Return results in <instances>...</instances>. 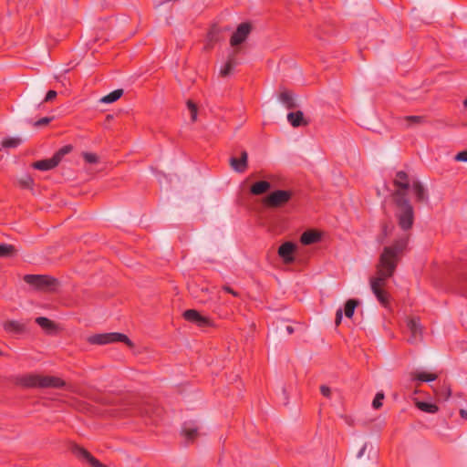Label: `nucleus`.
<instances>
[{
  "label": "nucleus",
  "mask_w": 467,
  "mask_h": 467,
  "mask_svg": "<svg viewBox=\"0 0 467 467\" xmlns=\"http://www.w3.org/2000/svg\"><path fill=\"white\" fill-rule=\"evenodd\" d=\"M223 290L233 295L235 297H238L240 294L237 291H234L233 288H231L229 285H223Z\"/></svg>",
  "instance_id": "ea45409f"
},
{
  "label": "nucleus",
  "mask_w": 467,
  "mask_h": 467,
  "mask_svg": "<svg viewBox=\"0 0 467 467\" xmlns=\"http://www.w3.org/2000/svg\"><path fill=\"white\" fill-rule=\"evenodd\" d=\"M460 415L463 420H467V410L464 409L460 410Z\"/></svg>",
  "instance_id": "37998d69"
},
{
  "label": "nucleus",
  "mask_w": 467,
  "mask_h": 467,
  "mask_svg": "<svg viewBox=\"0 0 467 467\" xmlns=\"http://www.w3.org/2000/svg\"><path fill=\"white\" fill-rule=\"evenodd\" d=\"M410 239V234L405 233L390 245L385 246L376 265L377 275L370 278L371 290L384 306L389 305V294L384 290V286L387 280L394 275L400 260L407 252Z\"/></svg>",
  "instance_id": "f257e3e1"
},
{
  "label": "nucleus",
  "mask_w": 467,
  "mask_h": 467,
  "mask_svg": "<svg viewBox=\"0 0 467 467\" xmlns=\"http://www.w3.org/2000/svg\"><path fill=\"white\" fill-rule=\"evenodd\" d=\"M436 395L439 400H447L451 395V386L443 382V384L440 387V389L436 391Z\"/></svg>",
  "instance_id": "a878e982"
},
{
  "label": "nucleus",
  "mask_w": 467,
  "mask_h": 467,
  "mask_svg": "<svg viewBox=\"0 0 467 467\" xmlns=\"http://www.w3.org/2000/svg\"><path fill=\"white\" fill-rule=\"evenodd\" d=\"M5 332L14 335H22L27 331V324L17 320H6L3 323Z\"/></svg>",
  "instance_id": "ddd939ff"
},
{
  "label": "nucleus",
  "mask_w": 467,
  "mask_h": 467,
  "mask_svg": "<svg viewBox=\"0 0 467 467\" xmlns=\"http://www.w3.org/2000/svg\"><path fill=\"white\" fill-rule=\"evenodd\" d=\"M415 379L420 381L429 382L437 379V375L433 373L420 372L416 374Z\"/></svg>",
  "instance_id": "c756f323"
},
{
  "label": "nucleus",
  "mask_w": 467,
  "mask_h": 467,
  "mask_svg": "<svg viewBox=\"0 0 467 467\" xmlns=\"http://www.w3.org/2000/svg\"><path fill=\"white\" fill-rule=\"evenodd\" d=\"M296 244L291 242H285L281 244L278 248V254L284 260L285 263L294 262V253L296 251Z\"/></svg>",
  "instance_id": "4468645a"
},
{
  "label": "nucleus",
  "mask_w": 467,
  "mask_h": 467,
  "mask_svg": "<svg viewBox=\"0 0 467 467\" xmlns=\"http://www.w3.org/2000/svg\"><path fill=\"white\" fill-rule=\"evenodd\" d=\"M248 154L245 150L241 152L240 158L232 157L230 159L231 167L237 172H244L248 167Z\"/></svg>",
  "instance_id": "2eb2a0df"
},
{
  "label": "nucleus",
  "mask_w": 467,
  "mask_h": 467,
  "mask_svg": "<svg viewBox=\"0 0 467 467\" xmlns=\"http://www.w3.org/2000/svg\"><path fill=\"white\" fill-rule=\"evenodd\" d=\"M412 190L417 202H428L429 195L427 189L423 186V184L420 182H413Z\"/></svg>",
  "instance_id": "dca6fc26"
},
{
  "label": "nucleus",
  "mask_w": 467,
  "mask_h": 467,
  "mask_svg": "<svg viewBox=\"0 0 467 467\" xmlns=\"http://www.w3.org/2000/svg\"><path fill=\"white\" fill-rule=\"evenodd\" d=\"M35 321L39 327H41L47 332L53 331L57 327L56 324L52 320L45 317H38L36 318Z\"/></svg>",
  "instance_id": "5701e85b"
},
{
  "label": "nucleus",
  "mask_w": 467,
  "mask_h": 467,
  "mask_svg": "<svg viewBox=\"0 0 467 467\" xmlns=\"http://www.w3.org/2000/svg\"><path fill=\"white\" fill-rule=\"evenodd\" d=\"M187 107L191 112V119L192 122H195L197 120V114H198V109L195 103H193L192 100L187 101Z\"/></svg>",
  "instance_id": "2f4dec72"
},
{
  "label": "nucleus",
  "mask_w": 467,
  "mask_h": 467,
  "mask_svg": "<svg viewBox=\"0 0 467 467\" xmlns=\"http://www.w3.org/2000/svg\"><path fill=\"white\" fill-rule=\"evenodd\" d=\"M5 356H7V355L0 349V357H5Z\"/></svg>",
  "instance_id": "49530a36"
},
{
  "label": "nucleus",
  "mask_w": 467,
  "mask_h": 467,
  "mask_svg": "<svg viewBox=\"0 0 467 467\" xmlns=\"http://www.w3.org/2000/svg\"><path fill=\"white\" fill-rule=\"evenodd\" d=\"M293 197V192L286 190H276L264 198L263 203L270 209L284 207Z\"/></svg>",
  "instance_id": "423d86ee"
},
{
  "label": "nucleus",
  "mask_w": 467,
  "mask_h": 467,
  "mask_svg": "<svg viewBox=\"0 0 467 467\" xmlns=\"http://www.w3.org/2000/svg\"><path fill=\"white\" fill-rule=\"evenodd\" d=\"M320 392L321 394L326 397V398H329L330 395H331V389L329 387L326 386V385H322L320 387Z\"/></svg>",
  "instance_id": "4c0bfd02"
},
{
  "label": "nucleus",
  "mask_w": 467,
  "mask_h": 467,
  "mask_svg": "<svg viewBox=\"0 0 467 467\" xmlns=\"http://www.w3.org/2000/svg\"><path fill=\"white\" fill-rule=\"evenodd\" d=\"M416 407L420 410L421 411L427 412V413H436L439 410V408L437 405L433 403H429L425 401H417Z\"/></svg>",
  "instance_id": "393cba45"
},
{
  "label": "nucleus",
  "mask_w": 467,
  "mask_h": 467,
  "mask_svg": "<svg viewBox=\"0 0 467 467\" xmlns=\"http://www.w3.org/2000/svg\"><path fill=\"white\" fill-rule=\"evenodd\" d=\"M252 31V25L249 22L241 23L230 38V45L237 47L244 43Z\"/></svg>",
  "instance_id": "9b49d317"
},
{
  "label": "nucleus",
  "mask_w": 467,
  "mask_h": 467,
  "mask_svg": "<svg viewBox=\"0 0 467 467\" xmlns=\"http://www.w3.org/2000/svg\"><path fill=\"white\" fill-rule=\"evenodd\" d=\"M57 91L55 90H49L47 91L45 99H44V102H49V101H52L53 99H55L57 98Z\"/></svg>",
  "instance_id": "e433bc0d"
},
{
  "label": "nucleus",
  "mask_w": 467,
  "mask_h": 467,
  "mask_svg": "<svg viewBox=\"0 0 467 467\" xmlns=\"http://www.w3.org/2000/svg\"><path fill=\"white\" fill-rule=\"evenodd\" d=\"M286 331L288 334H293L294 333V327H291V326H287L286 327Z\"/></svg>",
  "instance_id": "a18cd8bd"
},
{
  "label": "nucleus",
  "mask_w": 467,
  "mask_h": 467,
  "mask_svg": "<svg viewBox=\"0 0 467 467\" xmlns=\"http://www.w3.org/2000/svg\"><path fill=\"white\" fill-rule=\"evenodd\" d=\"M70 451L74 454V456H76L79 461L88 463L91 467H108L105 464L101 463L98 459H96L85 448L78 444H73L70 447Z\"/></svg>",
  "instance_id": "1a4fd4ad"
},
{
  "label": "nucleus",
  "mask_w": 467,
  "mask_h": 467,
  "mask_svg": "<svg viewBox=\"0 0 467 467\" xmlns=\"http://www.w3.org/2000/svg\"><path fill=\"white\" fill-rule=\"evenodd\" d=\"M71 150H72L71 145L63 146L53 155L52 158L35 161L32 164V167L34 169H36L39 171H49L51 169H54L55 167H57L59 164L62 158L66 154H68Z\"/></svg>",
  "instance_id": "0eeeda50"
},
{
  "label": "nucleus",
  "mask_w": 467,
  "mask_h": 467,
  "mask_svg": "<svg viewBox=\"0 0 467 467\" xmlns=\"http://www.w3.org/2000/svg\"><path fill=\"white\" fill-rule=\"evenodd\" d=\"M183 318L186 321L196 324L199 327H213V321L205 316H202L200 312L195 309L185 310L182 314Z\"/></svg>",
  "instance_id": "f8f14e48"
},
{
  "label": "nucleus",
  "mask_w": 467,
  "mask_h": 467,
  "mask_svg": "<svg viewBox=\"0 0 467 467\" xmlns=\"http://www.w3.org/2000/svg\"><path fill=\"white\" fill-rule=\"evenodd\" d=\"M279 100L288 109H292L296 107L292 92L289 90H283L279 94Z\"/></svg>",
  "instance_id": "412c9836"
},
{
  "label": "nucleus",
  "mask_w": 467,
  "mask_h": 467,
  "mask_svg": "<svg viewBox=\"0 0 467 467\" xmlns=\"http://www.w3.org/2000/svg\"><path fill=\"white\" fill-rule=\"evenodd\" d=\"M88 343L92 345H106L109 343L114 342H123L130 348L133 347V343L130 341V339L122 333L118 332H111V333H105V334H96L93 336H90L88 338Z\"/></svg>",
  "instance_id": "39448f33"
},
{
  "label": "nucleus",
  "mask_w": 467,
  "mask_h": 467,
  "mask_svg": "<svg viewBox=\"0 0 467 467\" xmlns=\"http://www.w3.org/2000/svg\"><path fill=\"white\" fill-rule=\"evenodd\" d=\"M455 160L459 161H467V150H463V151L459 152L455 156Z\"/></svg>",
  "instance_id": "58836bf2"
},
{
  "label": "nucleus",
  "mask_w": 467,
  "mask_h": 467,
  "mask_svg": "<svg viewBox=\"0 0 467 467\" xmlns=\"http://www.w3.org/2000/svg\"><path fill=\"white\" fill-rule=\"evenodd\" d=\"M320 234L313 230H308L301 234L300 242L305 245L313 244L320 240Z\"/></svg>",
  "instance_id": "aec40b11"
},
{
  "label": "nucleus",
  "mask_w": 467,
  "mask_h": 467,
  "mask_svg": "<svg viewBox=\"0 0 467 467\" xmlns=\"http://www.w3.org/2000/svg\"><path fill=\"white\" fill-rule=\"evenodd\" d=\"M358 304V302L355 299H349L346 302L344 313L347 317L350 318L353 317L355 308L357 307Z\"/></svg>",
  "instance_id": "cd10ccee"
},
{
  "label": "nucleus",
  "mask_w": 467,
  "mask_h": 467,
  "mask_svg": "<svg viewBox=\"0 0 467 467\" xmlns=\"http://www.w3.org/2000/svg\"><path fill=\"white\" fill-rule=\"evenodd\" d=\"M463 105L465 108H467V99L463 101Z\"/></svg>",
  "instance_id": "de8ad7c7"
},
{
  "label": "nucleus",
  "mask_w": 467,
  "mask_h": 467,
  "mask_svg": "<svg viewBox=\"0 0 467 467\" xmlns=\"http://www.w3.org/2000/svg\"><path fill=\"white\" fill-rule=\"evenodd\" d=\"M237 53L238 49H235L231 55H229L225 65L220 70L221 77L225 78L232 73L234 67L237 65V60L235 57Z\"/></svg>",
  "instance_id": "f3484780"
},
{
  "label": "nucleus",
  "mask_w": 467,
  "mask_h": 467,
  "mask_svg": "<svg viewBox=\"0 0 467 467\" xmlns=\"http://www.w3.org/2000/svg\"><path fill=\"white\" fill-rule=\"evenodd\" d=\"M182 434L187 441L192 442L199 435L198 427L194 423H185L182 427Z\"/></svg>",
  "instance_id": "6ab92c4d"
},
{
  "label": "nucleus",
  "mask_w": 467,
  "mask_h": 467,
  "mask_svg": "<svg viewBox=\"0 0 467 467\" xmlns=\"http://www.w3.org/2000/svg\"><path fill=\"white\" fill-rule=\"evenodd\" d=\"M406 324L410 337L408 338L410 344H416L422 339L423 327L419 317H407Z\"/></svg>",
  "instance_id": "9d476101"
},
{
  "label": "nucleus",
  "mask_w": 467,
  "mask_h": 467,
  "mask_svg": "<svg viewBox=\"0 0 467 467\" xmlns=\"http://www.w3.org/2000/svg\"><path fill=\"white\" fill-rule=\"evenodd\" d=\"M270 188H271L270 182H268L266 181H259L251 186L250 192L254 195H261V194L266 192Z\"/></svg>",
  "instance_id": "4be33fe9"
},
{
  "label": "nucleus",
  "mask_w": 467,
  "mask_h": 467,
  "mask_svg": "<svg viewBox=\"0 0 467 467\" xmlns=\"http://www.w3.org/2000/svg\"><path fill=\"white\" fill-rule=\"evenodd\" d=\"M12 382L18 387L24 389H67L71 392H76L73 386L67 385L61 378L55 376H43L40 374L27 373L17 375L12 378Z\"/></svg>",
  "instance_id": "f03ea898"
},
{
  "label": "nucleus",
  "mask_w": 467,
  "mask_h": 467,
  "mask_svg": "<svg viewBox=\"0 0 467 467\" xmlns=\"http://www.w3.org/2000/svg\"><path fill=\"white\" fill-rule=\"evenodd\" d=\"M384 399V394L382 392H379L376 394L372 406L375 410H379L382 406V400Z\"/></svg>",
  "instance_id": "f704fd0d"
},
{
  "label": "nucleus",
  "mask_w": 467,
  "mask_h": 467,
  "mask_svg": "<svg viewBox=\"0 0 467 467\" xmlns=\"http://www.w3.org/2000/svg\"><path fill=\"white\" fill-rule=\"evenodd\" d=\"M53 119V118H49V117H44L40 119H38L37 121H36L34 123V126L35 127H43V126H46L47 124H49L51 122V120Z\"/></svg>",
  "instance_id": "c9c22d12"
},
{
  "label": "nucleus",
  "mask_w": 467,
  "mask_h": 467,
  "mask_svg": "<svg viewBox=\"0 0 467 467\" xmlns=\"http://www.w3.org/2000/svg\"><path fill=\"white\" fill-rule=\"evenodd\" d=\"M382 234L384 237H387L389 235V225L387 223H384L382 225Z\"/></svg>",
  "instance_id": "79ce46f5"
},
{
  "label": "nucleus",
  "mask_w": 467,
  "mask_h": 467,
  "mask_svg": "<svg viewBox=\"0 0 467 467\" xmlns=\"http://www.w3.org/2000/svg\"><path fill=\"white\" fill-rule=\"evenodd\" d=\"M342 315H343L342 310L338 309L336 313V319H335L336 326H339V324L341 323Z\"/></svg>",
  "instance_id": "a19ab883"
},
{
  "label": "nucleus",
  "mask_w": 467,
  "mask_h": 467,
  "mask_svg": "<svg viewBox=\"0 0 467 467\" xmlns=\"http://www.w3.org/2000/svg\"><path fill=\"white\" fill-rule=\"evenodd\" d=\"M393 185L396 188L391 194L393 200L408 198L407 192L410 188V179L405 171H400L396 173Z\"/></svg>",
  "instance_id": "6e6552de"
},
{
  "label": "nucleus",
  "mask_w": 467,
  "mask_h": 467,
  "mask_svg": "<svg viewBox=\"0 0 467 467\" xmlns=\"http://www.w3.org/2000/svg\"><path fill=\"white\" fill-rule=\"evenodd\" d=\"M366 447H367V445H366V444H365V445H363V447L360 449V451H358V458H360V457L364 454V452H365V451H366Z\"/></svg>",
  "instance_id": "c03bdc74"
},
{
  "label": "nucleus",
  "mask_w": 467,
  "mask_h": 467,
  "mask_svg": "<svg viewBox=\"0 0 467 467\" xmlns=\"http://www.w3.org/2000/svg\"><path fill=\"white\" fill-rule=\"evenodd\" d=\"M122 95H123V89L118 88V89L113 90L109 94L102 97L99 101L101 103H106V104L113 103V102L117 101L119 99H120Z\"/></svg>",
  "instance_id": "b1692460"
},
{
  "label": "nucleus",
  "mask_w": 467,
  "mask_h": 467,
  "mask_svg": "<svg viewBox=\"0 0 467 467\" xmlns=\"http://www.w3.org/2000/svg\"><path fill=\"white\" fill-rule=\"evenodd\" d=\"M394 204L397 207L395 212V217L398 222V225L401 230L407 232L410 230L414 223V209L410 200L407 199H397L393 200Z\"/></svg>",
  "instance_id": "7ed1b4c3"
},
{
  "label": "nucleus",
  "mask_w": 467,
  "mask_h": 467,
  "mask_svg": "<svg viewBox=\"0 0 467 467\" xmlns=\"http://www.w3.org/2000/svg\"><path fill=\"white\" fill-rule=\"evenodd\" d=\"M22 140L20 138H7L2 141V146L4 148H16L20 145Z\"/></svg>",
  "instance_id": "c85d7f7f"
},
{
  "label": "nucleus",
  "mask_w": 467,
  "mask_h": 467,
  "mask_svg": "<svg viewBox=\"0 0 467 467\" xmlns=\"http://www.w3.org/2000/svg\"><path fill=\"white\" fill-rule=\"evenodd\" d=\"M16 252L14 245L0 244V257H12L16 254Z\"/></svg>",
  "instance_id": "bb28decb"
},
{
  "label": "nucleus",
  "mask_w": 467,
  "mask_h": 467,
  "mask_svg": "<svg viewBox=\"0 0 467 467\" xmlns=\"http://www.w3.org/2000/svg\"><path fill=\"white\" fill-rule=\"evenodd\" d=\"M287 120L294 128L308 125V121L305 119L304 114L301 110L288 113Z\"/></svg>",
  "instance_id": "a211bd4d"
},
{
  "label": "nucleus",
  "mask_w": 467,
  "mask_h": 467,
  "mask_svg": "<svg viewBox=\"0 0 467 467\" xmlns=\"http://www.w3.org/2000/svg\"><path fill=\"white\" fill-rule=\"evenodd\" d=\"M24 281L36 290L52 293L59 285V281L48 275H26Z\"/></svg>",
  "instance_id": "20e7f679"
},
{
  "label": "nucleus",
  "mask_w": 467,
  "mask_h": 467,
  "mask_svg": "<svg viewBox=\"0 0 467 467\" xmlns=\"http://www.w3.org/2000/svg\"><path fill=\"white\" fill-rule=\"evenodd\" d=\"M19 184L23 188H32L34 180L30 175H26L19 180Z\"/></svg>",
  "instance_id": "473e14b6"
},
{
  "label": "nucleus",
  "mask_w": 467,
  "mask_h": 467,
  "mask_svg": "<svg viewBox=\"0 0 467 467\" xmlns=\"http://www.w3.org/2000/svg\"><path fill=\"white\" fill-rule=\"evenodd\" d=\"M82 156L85 161L88 163H97L99 161V157L95 153L83 152Z\"/></svg>",
  "instance_id": "72a5a7b5"
},
{
  "label": "nucleus",
  "mask_w": 467,
  "mask_h": 467,
  "mask_svg": "<svg viewBox=\"0 0 467 467\" xmlns=\"http://www.w3.org/2000/svg\"><path fill=\"white\" fill-rule=\"evenodd\" d=\"M405 120L409 125L422 124L426 122V118L424 116H407L405 117Z\"/></svg>",
  "instance_id": "7c9ffc66"
}]
</instances>
